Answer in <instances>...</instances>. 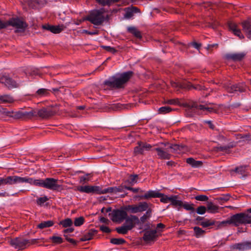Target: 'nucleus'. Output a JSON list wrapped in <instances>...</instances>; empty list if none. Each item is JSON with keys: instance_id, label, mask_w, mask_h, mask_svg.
Masks as SVG:
<instances>
[{"instance_id": "obj_42", "label": "nucleus", "mask_w": 251, "mask_h": 251, "mask_svg": "<svg viewBox=\"0 0 251 251\" xmlns=\"http://www.w3.org/2000/svg\"><path fill=\"white\" fill-rule=\"evenodd\" d=\"M194 230L195 235L197 238H199L203 235L205 233V231L202 230L201 228L198 226H195L194 227Z\"/></svg>"}, {"instance_id": "obj_10", "label": "nucleus", "mask_w": 251, "mask_h": 251, "mask_svg": "<svg viewBox=\"0 0 251 251\" xmlns=\"http://www.w3.org/2000/svg\"><path fill=\"white\" fill-rule=\"evenodd\" d=\"M76 190L80 192L86 193H95L97 194H103V189L98 186H78Z\"/></svg>"}, {"instance_id": "obj_15", "label": "nucleus", "mask_w": 251, "mask_h": 251, "mask_svg": "<svg viewBox=\"0 0 251 251\" xmlns=\"http://www.w3.org/2000/svg\"><path fill=\"white\" fill-rule=\"evenodd\" d=\"M166 147V148L158 147L154 149L157 151L158 158L161 159H169L171 156L168 146Z\"/></svg>"}, {"instance_id": "obj_44", "label": "nucleus", "mask_w": 251, "mask_h": 251, "mask_svg": "<svg viewBox=\"0 0 251 251\" xmlns=\"http://www.w3.org/2000/svg\"><path fill=\"white\" fill-rule=\"evenodd\" d=\"M60 225L63 226L64 227H70L73 225V222L70 218H67L60 222Z\"/></svg>"}, {"instance_id": "obj_30", "label": "nucleus", "mask_w": 251, "mask_h": 251, "mask_svg": "<svg viewBox=\"0 0 251 251\" xmlns=\"http://www.w3.org/2000/svg\"><path fill=\"white\" fill-rule=\"evenodd\" d=\"M97 233L98 231L97 230L91 229L81 238V240L82 241L90 240L92 238L93 236Z\"/></svg>"}, {"instance_id": "obj_7", "label": "nucleus", "mask_w": 251, "mask_h": 251, "mask_svg": "<svg viewBox=\"0 0 251 251\" xmlns=\"http://www.w3.org/2000/svg\"><path fill=\"white\" fill-rule=\"evenodd\" d=\"M232 225L238 226L241 225H245L250 223L249 215L244 213L234 214L230 217Z\"/></svg>"}, {"instance_id": "obj_59", "label": "nucleus", "mask_w": 251, "mask_h": 251, "mask_svg": "<svg viewBox=\"0 0 251 251\" xmlns=\"http://www.w3.org/2000/svg\"><path fill=\"white\" fill-rule=\"evenodd\" d=\"M160 198H161V202L163 203H167L168 202L170 201L171 197H168L167 196L163 194V195Z\"/></svg>"}, {"instance_id": "obj_17", "label": "nucleus", "mask_w": 251, "mask_h": 251, "mask_svg": "<svg viewBox=\"0 0 251 251\" xmlns=\"http://www.w3.org/2000/svg\"><path fill=\"white\" fill-rule=\"evenodd\" d=\"M231 249L241 251L251 249V242L245 241L234 244L231 246Z\"/></svg>"}, {"instance_id": "obj_22", "label": "nucleus", "mask_w": 251, "mask_h": 251, "mask_svg": "<svg viewBox=\"0 0 251 251\" xmlns=\"http://www.w3.org/2000/svg\"><path fill=\"white\" fill-rule=\"evenodd\" d=\"M163 194L158 193L156 191L150 190L146 192L144 195L136 196V198H139L140 200L149 199L151 198L161 197Z\"/></svg>"}, {"instance_id": "obj_61", "label": "nucleus", "mask_w": 251, "mask_h": 251, "mask_svg": "<svg viewBox=\"0 0 251 251\" xmlns=\"http://www.w3.org/2000/svg\"><path fill=\"white\" fill-rule=\"evenodd\" d=\"M100 229L103 232L110 233L111 229L107 226H100Z\"/></svg>"}, {"instance_id": "obj_12", "label": "nucleus", "mask_w": 251, "mask_h": 251, "mask_svg": "<svg viewBox=\"0 0 251 251\" xmlns=\"http://www.w3.org/2000/svg\"><path fill=\"white\" fill-rule=\"evenodd\" d=\"M36 115V112L32 110L30 111L19 110L12 111L11 118L14 119L31 118Z\"/></svg>"}, {"instance_id": "obj_48", "label": "nucleus", "mask_w": 251, "mask_h": 251, "mask_svg": "<svg viewBox=\"0 0 251 251\" xmlns=\"http://www.w3.org/2000/svg\"><path fill=\"white\" fill-rule=\"evenodd\" d=\"M49 199L47 196L38 198L36 200L37 204L39 205H42L46 201H48Z\"/></svg>"}, {"instance_id": "obj_29", "label": "nucleus", "mask_w": 251, "mask_h": 251, "mask_svg": "<svg viewBox=\"0 0 251 251\" xmlns=\"http://www.w3.org/2000/svg\"><path fill=\"white\" fill-rule=\"evenodd\" d=\"M44 0H30L28 1V5L32 9H38L44 4Z\"/></svg>"}, {"instance_id": "obj_24", "label": "nucleus", "mask_w": 251, "mask_h": 251, "mask_svg": "<svg viewBox=\"0 0 251 251\" xmlns=\"http://www.w3.org/2000/svg\"><path fill=\"white\" fill-rule=\"evenodd\" d=\"M243 30L247 37L251 39V20L248 19L242 23Z\"/></svg>"}, {"instance_id": "obj_33", "label": "nucleus", "mask_w": 251, "mask_h": 251, "mask_svg": "<svg viewBox=\"0 0 251 251\" xmlns=\"http://www.w3.org/2000/svg\"><path fill=\"white\" fill-rule=\"evenodd\" d=\"M127 30L129 33L133 34L137 38H142V35L141 32L135 27L129 26L127 27Z\"/></svg>"}, {"instance_id": "obj_31", "label": "nucleus", "mask_w": 251, "mask_h": 251, "mask_svg": "<svg viewBox=\"0 0 251 251\" xmlns=\"http://www.w3.org/2000/svg\"><path fill=\"white\" fill-rule=\"evenodd\" d=\"M146 212L145 214H144L140 219L139 221L142 223H145L148 219H149L152 214V210L151 207L148 208V209L146 210Z\"/></svg>"}, {"instance_id": "obj_4", "label": "nucleus", "mask_w": 251, "mask_h": 251, "mask_svg": "<svg viewBox=\"0 0 251 251\" xmlns=\"http://www.w3.org/2000/svg\"><path fill=\"white\" fill-rule=\"evenodd\" d=\"M87 21L90 22L95 25H101L105 20L103 12L100 10H96L91 11L85 17Z\"/></svg>"}, {"instance_id": "obj_64", "label": "nucleus", "mask_w": 251, "mask_h": 251, "mask_svg": "<svg viewBox=\"0 0 251 251\" xmlns=\"http://www.w3.org/2000/svg\"><path fill=\"white\" fill-rule=\"evenodd\" d=\"M89 180L88 178L84 176H82L80 177V182L83 184L85 183L86 182Z\"/></svg>"}, {"instance_id": "obj_46", "label": "nucleus", "mask_w": 251, "mask_h": 251, "mask_svg": "<svg viewBox=\"0 0 251 251\" xmlns=\"http://www.w3.org/2000/svg\"><path fill=\"white\" fill-rule=\"evenodd\" d=\"M110 242L115 245H122L125 243L126 241L122 238H112L110 240Z\"/></svg>"}, {"instance_id": "obj_47", "label": "nucleus", "mask_w": 251, "mask_h": 251, "mask_svg": "<svg viewBox=\"0 0 251 251\" xmlns=\"http://www.w3.org/2000/svg\"><path fill=\"white\" fill-rule=\"evenodd\" d=\"M230 148L229 146H219L214 147V150L216 151H226Z\"/></svg>"}, {"instance_id": "obj_21", "label": "nucleus", "mask_w": 251, "mask_h": 251, "mask_svg": "<svg viewBox=\"0 0 251 251\" xmlns=\"http://www.w3.org/2000/svg\"><path fill=\"white\" fill-rule=\"evenodd\" d=\"M245 55L246 54L244 52L227 53L225 55V57L227 60H232L234 61H239L242 60Z\"/></svg>"}, {"instance_id": "obj_8", "label": "nucleus", "mask_w": 251, "mask_h": 251, "mask_svg": "<svg viewBox=\"0 0 251 251\" xmlns=\"http://www.w3.org/2000/svg\"><path fill=\"white\" fill-rule=\"evenodd\" d=\"M223 87L229 94H234L236 92L242 93L246 90V85L244 83L232 84L230 82H227L223 84Z\"/></svg>"}, {"instance_id": "obj_19", "label": "nucleus", "mask_w": 251, "mask_h": 251, "mask_svg": "<svg viewBox=\"0 0 251 251\" xmlns=\"http://www.w3.org/2000/svg\"><path fill=\"white\" fill-rule=\"evenodd\" d=\"M125 220H126V223L124 225L130 227V230L132 229L136 224H138L139 223V218L135 215H131L129 216L127 215Z\"/></svg>"}, {"instance_id": "obj_56", "label": "nucleus", "mask_w": 251, "mask_h": 251, "mask_svg": "<svg viewBox=\"0 0 251 251\" xmlns=\"http://www.w3.org/2000/svg\"><path fill=\"white\" fill-rule=\"evenodd\" d=\"M195 199L197 201H207L208 200V198L207 196L203 195L197 196L195 197Z\"/></svg>"}, {"instance_id": "obj_3", "label": "nucleus", "mask_w": 251, "mask_h": 251, "mask_svg": "<svg viewBox=\"0 0 251 251\" xmlns=\"http://www.w3.org/2000/svg\"><path fill=\"white\" fill-rule=\"evenodd\" d=\"M212 103H206L205 104H201L197 102H192L187 104L188 110L193 111L197 114H207L208 113L215 112L213 107L209 106Z\"/></svg>"}, {"instance_id": "obj_28", "label": "nucleus", "mask_w": 251, "mask_h": 251, "mask_svg": "<svg viewBox=\"0 0 251 251\" xmlns=\"http://www.w3.org/2000/svg\"><path fill=\"white\" fill-rule=\"evenodd\" d=\"M228 26L229 30L232 31L235 35L238 36L240 39L244 38L243 35L241 33V31L237 28V25L235 23L230 22L228 24Z\"/></svg>"}, {"instance_id": "obj_41", "label": "nucleus", "mask_w": 251, "mask_h": 251, "mask_svg": "<svg viewBox=\"0 0 251 251\" xmlns=\"http://www.w3.org/2000/svg\"><path fill=\"white\" fill-rule=\"evenodd\" d=\"M230 198V196L229 195H222L220 197H219L218 198H216L215 199V200H216L217 201H218L221 204H222L223 203H224L225 202L229 200Z\"/></svg>"}, {"instance_id": "obj_49", "label": "nucleus", "mask_w": 251, "mask_h": 251, "mask_svg": "<svg viewBox=\"0 0 251 251\" xmlns=\"http://www.w3.org/2000/svg\"><path fill=\"white\" fill-rule=\"evenodd\" d=\"M119 0H96V1L100 4L104 6L109 4L112 2L118 1Z\"/></svg>"}, {"instance_id": "obj_60", "label": "nucleus", "mask_w": 251, "mask_h": 251, "mask_svg": "<svg viewBox=\"0 0 251 251\" xmlns=\"http://www.w3.org/2000/svg\"><path fill=\"white\" fill-rule=\"evenodd\" d=\"M102 48L104 49H105L106 50H107V51H109V52H112L113 53H115L117 50H116V49H115L114 48H112V47H111L110 46H102Z\"/></svg>"}, {"instance_id": "obj_53", "label": "nucleus", "mask_w": 251, "mask_h": 251, "mask_svg": "<svg viewBox=\"0 0 251 251\" xmlns=\"http://www.w3.org/2000/svg\"><path fill=\"white\" fill-rule=\"evenodd\" d=\"M181 207H183L184 208H185L187 210H191L192 212H194L195 211V209L193 207V204H190L187 202H185V203L182 202V205H181Z\"/></svg>"}, {"instance_id": "obj_58", "label": "nucleus", "mask_w": 251, "mask_h": 251, "mask_svg": "<svg viewBox=\"0 0 251 251\" xmlns=\"http://www.w3.org/2000/svg\"><path fill=\"white\" fill-rule=\"evenodd\" d=\"M48 93V90L44 88L39 89L37 91V94L42 96L47 95Z\"/></svg>"}, {"instance_id": "obj_27", "label": "nucleus", "mask_w": 251, "mask_h": 251, "mask_svg": "<svg viewBox=\"0 0 251 251\" xmlns=\"http://www.w3.org/2000/svg\"><path fill=\"white\" fill-rule=\"evenodd\" d=\"M126 186H120L118 187H108L107 188L103 189V194L107 193H117V192H124V189H126Z\"/></svg>"}, {"instance_id": "obj_51", "label": "nucleus", "mask_w": 251, "mask_h": 251, "mask_svg": "<svg viewBox=\"0 0 251 251\" xmlns=\"http://www.w3.org/2000/svg\"><path fill=\"white\" fill-rule=\"evenodd\" d=\"M232 225V222H231L230 217L228 218L225 221L221 222L219 223L218 226H219V227L226 226H227L228 225Z\"/></svg>"}, {"instance_id": "obj_39", "label": "nucleus", "mask_w": 251, "mask_h": 251, "mask_svg": "<svg viewBox=\"0 0 251 251\" xmlns=\"http://www.w3.org/2000/svg\"><path fill=\"white\" fill-rule=\"evenodd\" d=\"M53 222L52 221H43L37 225L39 228L43 229L46 227H49L53 226Z\"/></svg>"}, {"instance_id": "obj_50", "label": "nucleus", "mask_w": 251, "mask_h": 251, "mask_svg": "<svg viewBox=\"0 0 251 251\" xmlns=\"http://www.w3.org/2000/svg\"><path fill=\"white\" fill-rule=\"evenodd\" d=\"M215 222L214 221L212 220H206L204 222H202L201 223L200 225L202 226L203 227H208L214 225Z\"/></svg>"}, {"instance_id": "obj_63", "label": "nucleus", "mask_w": 251, "mask_h": 251, "mask_svg": "<svg viewBox=\"0 0 251 251\" xmlns=\"http://www.w3.org/2000/svg\"><path fill=\"white\" fill-rule=\"evenodd\" d=\"M7 27V21L3 22L0 20V30Z\"/></svg>"}, {"instance_id": "obj_25", "label": "nucleus", "mask_w": 251, "mask_h": 251, "mask_svg": "<svg viewBox=\"0 0 251 251\" xmlns=\"http://www.w3.org/2000/svg\"><path fill=\"white\" fill-rule=\"evenodd\" d=\"M140 12V10L136 7H128L125 9V17L126 19H130L133 16L135 13Z\"/></svg>"}, {"instance_id": "obj_40", "label": "nucleus", "mask_w": 251, "mask_h": 251, "mask_svg": "<svg viewBox=\"0 0 251 251\" xmlns=\"http://www.w3.org/2000/svg\"><path fill=\"white\" fill-rule=\"evenodd\" d=\"M247 166H240L239 167H237L235 168V172L242 175L243 176L245 177L247 176L248 174L246 172V168Z\"/></svg>"}, {"instance_id": "obj_18", "label": "nucleus", "mask_w": 251, "mask_h": 251, "mask_svg": "<svg viewBox=\"0 0 251 251\" xmlns=\"http://www.w3.org/2000/svg\"><path fill=\"white\" fill-rule=\"evenodd\" d=\"M42 27L43 29L50 31L53 33H59L66 28V26L63 25H52L46 24L43 25Z\"/></svg>"}, {"instance_id": "obj_43", "label": "nucleus", "mask_w": 251, "mask_h": 251, "mask_svg": "<svg viewBox=\"0 0 251 251\" xmlns=\"http://www.w3.org/2000/svg\"><path fill=\"white\" fill-rule=\"evenodd\" d=\"M138 176L137 175H130L127 180V182L131 185L137 182Z\"/></svg>"}, {"instance_id": "obj_2", "label": "nucleus", "mask_w": 251, "mask_h": 251, "mask_svg": "<svg viewBox=\"0 0 251 251\" xmlns=\"http://www.w3.org/2000/svg\"><path fill=\"white\" fill-rule=\"evenodd\" d=\"M31 185L42 187L51 190H58L61 185L58 184V180L53 178H46L45 179H34L31 178Z\"/></svg>"}, {"instance_id": "obj_35", "label": "nucleus", "mask_w": 251, "mask_h": 251, "mask_svg": "<svg viewBox=\"0 0 251 251\" xmlns=\"http://www.w3.org/2000/svg\"><path fill=\"white\" fill-rule=\"evenodd\" d=\"M14 99L10 95L0 96V101L1 103H8L13 102Z\"/></svg>"}, {"instance_id": "obj_11", "label": "nucleus", "mask_w": 251, "mask_h": 251, "mask_svg": "<svg viewBox=\"0 0 251 251\" xmlns=\"http://www.w3.org/2000/svg\"><path fill=\"white\" fill-rule=\"evenodd\" d=\"M6 184L13 185L17 183H28L30 184L31 178L28 177H20L16 176H8L5 177Z\"/></svg>"}, {"instance_id": "obj_57", "label": "nucleus", "mask_w": 251, "mask_h": 251, "mask_svg": "<svg viewBox=\"0 0 251 251\" xmlns=\"http://www.w3.org/2000/svg\"><path fill=\"white\" fill-rule=\"evenodd\" d=\"M206 207L204 206H200L197 209V213L199 214H203L205 213Z\"/></svg>"}, {"instance_id": "obj_9", "label": "nucleus", "mask_w": 251, "mask_h": 251, "mask_svg": "<svg viewBox=\"0 0 251 251\" xmlns=\"http://www.w3.org/2000/svg\"><path fill=\"white\" fill-rule=\"evenodd\" d=\"M150 205H152L151 204H149L147 202H140L138 204L128 205L125 207V210L128 211L132 213H137L138 212H142L148 209Z\"/></svg>"}, {"instance_id": "obj_20", "label": "nucleus", "mask_w": 251, "mask_h": 251, "mask_svg": "<svg viewBox=\"0 0 251 251\" xmlns=\"http://www.w3.org/2000/svg\"><path fill=\"white\" fill-rule=\"evenodd\" d=\"M156 230H148L145 232L143 239L146 242L149 243L154 241L157 238Z\"/></svg>"}, {"instance_id": "obj_16", "label": "nucleus", "mask_w": 251, "mask_h": 251, "mask_svg": "<svg viewBox=\"0 0 251 251\" xmlns=\"http://www.w3.org/2000/svg\"><path fill=\"white\" fill-rule=\"evenodd\" d=\"M151 148V146L150 144L142 142H138V146L134 148V154L135 155L143 154L144 151H149Z\"/></svg>"}, {"instance_id": "obj_62", "label": "nucleus", "mask_w": 251, "mask_h": 251, "mask_svg": "<svg viewBox=\"0 0 251 251\" xmlns=\"http://www.w3.org/2000/svg\"><path fill=\"white\" fill-rule=\"evenodd\" d=\"M171 85L173 87L176 88H180L184 87L182 84L178 83L177 82H172Z\"/></svg>"}, {"instance_id": "obj_54", "label": "nucleus", "mask_w": 251, "mask_h": 251, "mask_svg": "<svg viewBox=\"0 0 251 251\" xmlns=\"http://www.w3.org/2000/svg\"><path fill=\"white\" fill-rule=\"evenodd\" d=\"M52 242L56 244H60L63 242V239L61 237L59 236H53L50 237Z\"/></svg>"}, {"instance_id": "obj_45", "label": "nucleus", "mask_w": 251, "mask_h": 251, "mask_svg": "<svg viewBox=\"0 0 251 251\" xmlns=\"http://www.w3.org/2000/svg\"><path fill=\"white\" fill-rule=\"evenodd\" d=\"M173 109L169 106H163L159 108L158 112L159 114H165L172 111Z\"/></svg>"}, {"instance_id": "obj_14", "label": "nucleus", "mask_w": 251, "mask_h": 251, "mask_svg": "<svg viewBox=\"0 0 251 251\" xmlns=\"http://www.w3.org/2000/svg\"><path fill=\"white\" fill-rule=\"evenodd\" d=\"M127 213L122 210H114L112 213V220L113 222L121 223L123 221L126 217H127Z\"/></svg>"}, {"instance_id": "obj_55", "label": "nucleus", "mask_w": 251, "mask_h": 251, "mask_svg": "<svg viewBox=\"0 0 251 251\" xmlns=\"http://www.w3.org/2000/svg\"><path fill=\"white\" fill-rule=\"evenodd\" d=\"M165 103L170 105H180L178 99L169 100L166 101Z\"/></svg>"}, {"instance_id": "obj_37", "label": "nucleus", "mask_w": 251, "mask_h": 251, "mask_svg": "<svg viewBox=\"0 0 251 251\" xmlns=\"http://www.w3.org/2000/svg\"><path fill=\"white\" fill-rule=\"evenodd\" d=\"M128 227V226L124 224L120 227H116L115 230L119 234H126L127 233L128 231L130 230V228Z\"/></svg>"}, {"instance_id": "obj_13", "label": "nucleus", "mask_w": 251, "mask_h": 251, "mask_svg": "<svg viewBox=\"0 0 251 251\" xmlns=\"http://www.w3.org/2000/svg\"><path fill=\"white\" fill-rule=\"evenodd\" d=\"M0 83L4 84L9 89L17 88L19 84L9 76L3 75H0Z\"/></svg>"}, {"instance_id": "obj_52", "label": "nucleus", "mask_w": 251, "mask_h": 251, "mask_svg": "<svg viewBox=\"0 0 251 251\" xmlns=\"http://www.w3.org/2000/svg\"><path fill=\"white\" fill-rule=\"evenodd\" d=\"M84 221V219L82 217H80L75 219L74 224L75 226H78L82 225Z\"/></svg>"}, {"instance_id": "obj_23", "label": "nucleus", "mask_w": 251, "mask_h": 251, "mask_svg": "<svg viewBox=\"0 0 251 251\" xmlns=\"http://www.w3.org/2000/svg\"><path fill=\"white\" fill-rule=\"evenodd\" d=\"M34 111L36 112V115L34 116L38 115L39 117L42 118H48L54 114V111L47 108H42L38 110L37 111L35 110Z\"/></svg>"}, {"instance_id": "obj_36", "label": "nucleus", "mask_w": 251, "mask_h": 251, "mask_svg": "<svg viewBox=\"0 0 251 251\" xmlns=\"http://www.w3.org/2000/svg\"><path fill=\"white\" fill-rule=\"evenodd\" d=\"M177 196H171L170 201L171 204L175 206L181 207L182 205V201L180 200H178Z\"/></svg>"}, {"instance_id": "obj_38", "label": "nucleus", "mask_w": 251, "mask_h": 251, "mask_svg": "<svg viewBox=\"0 0 251 251\" xmlns=\"http://www.w3.org/2000/svg\"><path fill=\"white\" fill-rule=\"evenodd\" d=\"M0 113L3 118L11 117L12 111H9L5 108L0 107Z\"/></svg>"}, {"instance_id": "obj_1", "label": "nucleus", "mask_w": 251, "mask_h": 251, "mask_svg": "<svg viewBox=\"0 0 251 251\" xmlns=\"http://www.w3.org/2000/svg\"><path fill=\"white\" fill-rule=\"evenodd\" d=\"M133 75L132 71H128L122 74L119 77H112L105 80L104 84L110 88H121L131 78Z\"/></svg>"}, {"instance_id": "obj_34", "label": "nucleus", "mask_w": 251, "mask_h": 251, "mask_svg": "<svg viewBox=\"0 0 251 251\" xmlns=\"http://www.w3.org/2000/svg\"><path fill=\"white\" fill-rule=\"evenodd\" d=\"M206 208L208 212L215 213L218 212L219 207L211 201H207Z\"/></svg>"}, {"instance_id": "obj_5", "label": "nucleus", "mask_w": 251, "mask_h": 251, "mask_svg": "<svg viewBox=\"0 0 251 251\" xmlns=\"http://www.w3.org/2000/svg\"><path fill=\"white\" fill-rule=\"evenodd\" d=\"M7 26L11 25L14 27L16 28L15 30L16 33L24 32L27 27V24L18 18L10 19L7 21Z\"/></svg>"}, {"instance_id": "obj_6", "label": "nucleus", "mask_w": 251, "mask_h": 251, "mask_svg": "<svg viewBox=\"0 0 251 251\" xmlns=\"http://www.w3.org/2000/svg\"><path fill=\"white\" fill-rule=\"evenodd\" d=\"M37 242V239L28 240L21 238H16L10 240V245L15 249L23 250L28 244H34Z\"/></svg>"}, {"instance_id": "obj_26", "label": "nucleus", "mask_w": 251, "mask_h": 251, "mask_svg": "<svg viewBox=\"0 0 251 251\" xmlns=\"http://www.w3.org/2000/svg\"><path fill=\"white\" fill-rule=\"evenodd\" d=\"M165 146H168L170 151L173 150L172 152L179 153L180 151H183L185 150L186 147L184 145H179L177 144L170 145L169 143L165 144Z\"/></svg>"}, {"instance_id": "obj_32", "label": "nucleus", "mask_w": 251, "mask_h": 251, "mask_svg": "<svg viewBox=\"0 0 251 251\" xmlns=\"http://www.w3.org/2000/svg\"><path fill=\"white\" fill-rule=\"evenodd\" d=\"M186 162L194 168H198L201 167L202 165V161L195 160L194 158L191 157L186 159Z\"/></svg>"}]
</instances>
